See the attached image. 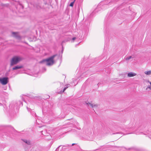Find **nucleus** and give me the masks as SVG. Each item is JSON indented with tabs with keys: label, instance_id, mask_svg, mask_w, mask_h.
<instances>
[{
	"label": "nucleus",
	"instance_id": "obj_1",
	"mask_svg": "<svg viewBox=\"0 0 151 151\" xmlns=\"http://www.w3.org/2000/svg\"><path fill=\"white\" fill-rule=\"evenodd\" d=\"M57 55H55L49 58L44 59L40 62V63H42L46 62V65H52L54 63L53 59Z\"/></svg>",
	"mask_w": 151,
	"mask_h": 151
},
{
	"label": "nucleus",
	"instance_id": "obj_17",
	"mask_svg": "<svg viewBox=\"0 0 151 151\" xmlns=\"http://www.w3.org/2000/svg\"><path fill=\"white\" fill-rule=\"evenodd\" d=\"M35 114H36L35 113H33V114H32V115H35Z\"/></svg>",
	"mask_w": 151,
	"mask_h": 151
},
{
	"label": "nucleus",
	"instance_id": "obj_5",
	"mask_svg": "<svg viewBox=\"0 0 151 151\" xmlns=\"http://www.w3.org/2000/svg\"><path fill=\"white\" fill-rule=\"evenodd\" d=\"M22 68V66L20 65V66H18L17 65L16 66H15L14 67H13L12 68L13 70H16L18 69H19L21 68Z\"/></svg>",
	"mask_w": 151,
	"mask_h": 151
},
{
	"label": "nucleus",
	"instance_id": "obj_9",
	"mask_svg": "<svg viewBox=\"0 0 151 151\" xmlns=\"http://www.w3.org/2000/svg\"><path fill=\"white\" fill-rule=\"evenodd\" d=\"M12 34L14 35V37H17L18 38L19 37V36L18 35H17V33L16 32H12Z\"/></svg>",
	"mask_w": 151,
	"mask_h": 151
},
{
	"label": "nucleus",
	"instance_id": "obj_8",
	"mask_svg": "<svg viewBox=\"0 0 151 151\" xmlns=\"http://www.w3.org/2000/svg\"><path fill=\"white\" fill-rule=\"evenodd\" d=\"M134 58V57H133L132 56H130L128 57H127L125 58V60H128L131 59V58Z\"/></svg>",
	"mask_w": 151,
	"mask_h": 151
},
{
	"label": "nucleus",
	"instance_id": "obj_7",
	"mask_svg": "<svg viewBox=\"0 0 151 151\" xmlns=\"http://www.w3.org/2000/svg\"><path fill=\"white\" fill-rule=\"evenodd\" d=\"M147 75H150L151 74V71L149 70L148 71H146L144 72Z\"/></svg>",
	"mask_w": 151,
	"mask_h": 151
},
{
	"label": "nucleus",
	"instance_id": "obj_4",
	"mask_svg": "<svg viewBox=\"0 0 151 151\" xmlns=\"http://www.w3.org/2000/svg\"><path fill=\"white\" fill-rule=\"evenodd\" d=\"M136 73H135L130 72L127 74V76L128 77H132L136 76Z\"/></svg>",
	"mask_w": 151,
	"mask_h": 151
},
{
	"label": "nucleus",
	"instance_id": "obj_18",
	"mask_svg": "<svg viewBox=\"0 0 151 151\" xmlns=\"http://www.w3.org/2000/svg\"><path fill=\"white\" fill-rule=\"evenodd\" d=\"M75 144H72V146H73V145H75Z\"/></svg>",
	"mask_w": 151,
	"mask_h": 151
},
{
	"label": "nucleus",
	"instance_id": "obj_11",
	"mask_svg": "<svg viewBox=\"0 0 151 151\" xmlns=\"http://www.w3.org/2000/svg\"><path fill=\"white\" fill-rule=\"evenodd\" d=\"M86 104L87 105H90L91 107H92V108H93V104H91V103H86Z\"/></svg>",
	"mask_w": 151,
	"mask_h": 151
},
{
	"label": "nucleus",
	"instance_id": "obj_10",
	"mask_svg": "<svg viewBox=\"0 0 151 151\" xmlns=\"http://www.w3.org/2000/svg\"><path fill=\"white\" fill-rule=\"evenodd\" d=\"M69 84H67L65 85V86H66L63 89V92L68 87V85H69Z\"/></svg>",
	"mask_w": 151,
	"mask_h": 151
},
{
	"label": "nucleus",
	"instance_id": "obj_13",
	"mask_svg": "<svg viewBox=\"0 0 151 151\" xmlns=\"http://www.w3.org/2000/svg\"><path fill=\"white\" fill-rule=\"evenodd\" d=\"M148 82L151 85V82H150L149 81H148ZM148 88L151 90V87L150 86H148Z\"/></svg>",
	"mask_w": 151,
	"mask_h": 151
},
{
	"label": "nucleus",
	"instance_id": "obj_6",
	"mask_svg": "<svg viewBox=\"0 0 151 151\" xmlns=\"http://www.w3.org/2000/svg\"><path fill=\"white\" fill-rule=\"evenodd\" d=\"M22 140L23 142L28 145H30L31 144L29 140H28L26 139H22Z\"/></svg>",
	"mask_w": 151,
	"mask_h": 151
},
{
	"label": "nucleus",
	"instance_id": "obj_15",
	"mask_svg": "<svg viewBox=\"0 0 151 151\" xmlns=\"http://www.w3.org/2000/svg\"><path fill=\"white\" fill-rule=\"evenodd\" d=\"M76 37H74L72 38V40H75L76 39Z\"/></svg>",
	"mask_w": 151,
	"mask_h": 151
},
{
	"label": "nucleus",
	"instance_id": "obj_16",
	"mask_svg": "<svg viewBox=\"0 0 151 151\" xmlns=\"http://www.w3.org/2000/svg\"><path fill=\"white\" fill-rule=\"evenodd\" d=\"M27 108L28 109V110L29 111H30V110H31V109H28V107H27Z\"/></svg>",
	"mask_w": 151,
	"mask_h": 151
},
{
	"label": "nucleus",
	"instance_id": "obj_14",
	"mask_svg": "<svg viewBox=\"0 0 151 151\" xmlns=\"http://www.w3.org/2000/svg\"><path fill=\"white\" fill-rule=\"evenodd\" d=\"M98 105L97 104H94V105H93V107H98Z\"/></svg>",
	"mask_w": 151,
	"mask_h": 151
},
{
	"label": "nucleus",
	"instance_id": "obj_12",
	"mask_svg": "<svg viewBox=\"0 0 151 151\" xmlns=\"http://www.w3.org/2000/svg\"><path fill=\"white\" fill-rule=\"evenodd\" d=\"M75 0L73 1L72 2H71L70 3V5H69V6H73V5H74V2H75Z\"/></svg>",
	"mask_w": 151,
	"mask_h": 151
},
{
	"label": "nucleus",
	"instance_id": "obj_3",
	"mask_svg": "<svg viewBox=\"0 0 151 151\" xmlns=\"http://www.w3.org/2000/svg\"><path fill=\"white\" fill-rule=\"evenodd\" d=\"M8 82V78L7 77H4L0 78V83L2 85H5Z\"/></svg>",
	"mask_w": 151,
	"mask_h": 151
},
{
	"label": "nucleus",
	"instance_id": "obj_2",
	"mask_svg": "<svg viewBox=\"0 0 151 151\" xmlns=\"http://www.w3.org/2000/svg\"><path fill=\"white\" fill-rule=\"evenodd\" d=\"M22 60L21 58L17 56L14 57L12 59L11 61L10 65L12 66L14 65L17 64L19 61Z\"/></svg>",
	"mask_w": 151,
	"mask_h": 151
}]
</instances>
